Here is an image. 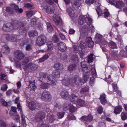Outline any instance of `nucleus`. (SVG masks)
I'll use <instances>...</instances> for the list:
<instances>
[{
    "mask_svg": "<svg viewBox=\"0 0 127 127\" xmlns=\"http://www.w3.org/2000/svg\"><path fill=\"white\" fill-rule=\"evenodd\" d=\"M27 23L26 22L16 21L13 25L10 23H7L4 25L2 27V30L4 31L9 32L15 29H19L23 31L27 29Z\"/></svg>",
    "mask_w": 127,
    "mask_h": 127,
    "instance_id": "nucleus-1",
    "label": "nucleus"
},
{
    "mask_svg": "<svg viewBox=\"0 0 127 127\" xmlns=\"http://www.w3.org/2000/svg\"><path fill=\"white\" fill-rule=\"evenodd\" d=\"M42 83L39 85V88L42 89H46L49 85H54L56 84V81L54 78L51 76H47L46 74L44 73L43 77L39 79Z\"/></svg>",
    "mask_w": 127,
    "mask_h": 127,
    "instance_id": "nucleus-2",
    "label": "nucleus"
},
{
    "mask_svg": "<svg viewBox=\"0 0 127 127\" xmlns=\"http://www.w3.org/2000/svg\"><path fill=\"white\" fill-rule=\"evenodd\" d=\"M92 19L87 17L86 15L80 16L78 20V24L81 25L85 23H86L88 25H90L92 23Z\"/></svg>",
    "mask_w": 127,
    "mask_h": 127,
    "instance_id": "nucleus-3",
    "label": "nucleus"
},
{
    "mask_svg": "<svg viewBox=\"0 0 127 127\" xmlns=\"http://www.w3.org/2000/svg\"><path fill=\"white\" fill-rule=\"evenodd\" d=\"M38 96L41 99L46 102H49L51 100V96L49 92L45 90L41 93L38 95Z\"/></svg>",
    "mask_w": 127,
    "mask_h": 127,
    "instance_id": "nucleus-4",
    "label": "nucleus"
},
{
    "mask_svg": "<svg viewBox=\"0 0 127 127\" xmlns=\"http://www.w3.org/2000/svg\"><path fill=\"white\" fill-rule=\"evenodd\" d=\"M5 37L7 40L12 42H18L22 38L20 35L15 34H7L6 35Z\"/></svg>",
    "mask_w": 127,
    "mask_h": 127,
    "instance_id": "nucleus-5",
    "label": "nucleus"
},
{
    "mask_svg": "<svg viewBox=\"0 0 127 127\" xmlns=\"http://www.w3.org/2000/svg\"><path fill=\"white\" fill-rule=\"evenodd\" d=\"M46 37L43 35H41L37 37L36 44L37 45L41 46L44 44L46 43Z\"/></svg>",
    "mask_w": 127,
    "mask_h": 127,
    "instance_id": "nucleus-6",
    "label": "nucleus"
},
{
    "mask_svg": "<svg viewBox=\"0 0 127 127\" xmlns=\"http://www.w3.org/2000/svg\"><path fill=\"white\" fill-rule=\"evenodd\" d=\"M54 21L56 24L59 27L62 26L63 23L62 19L59 15H55L54 16Z\"/></svg>",
    "mask_w": 127,
    "mask_h": 127,
    "instance_id": "nucleus-7",
    "label": "nucleus"
},
{
    "mask_svg": "<svg viewBox=\"0 0 127 127\" xmlns=\"http://www.w3.org/2000/svg\"><path fill=\"white\" fill-rule=\"evenodd\" d=\"M45 117L44 112L40 111L38 112L35 116V119L37 121H41Z\"/></svg>",
    "mask_w": 127,
    "mask_h": 127,
    "instance_id": "nucleus-8",
    "label": "nucleus"
},
{
    "mask_svg": "<svg viewBox=\"0 0 127 127\" xmlns=\"http://www.w3.org/2000/svg\"><path fill=\"white\" fill-rule=\"evenodd\" d=\"M110 1H111L112 3L115 5L116 7L118 8L123 7L124 4L122 1V0H110Z\"/></svg>",
    "mask_w": 127,
    "mask_h": 127,
    "instance_id": "nucleus-9",
    "label": "nucleus"
},
{
    "mask_svg": "<svg viewBox=\"0 0 127 127\" xmlns=\"http://www.w3.org/2000/svg\"><path fill=\"white\" fill-rule=\"evenodd\" d=\"M80 120L82 121L86 124L87 122H90L93 120V117L91 115H89L88 116H84L80 118Z\"/></svg>",
    "mask_w": 127,
    "mask_h": 127,
    "instance_id": "nucleus-10",
    "label": "nucleus"
},
{
    "mask_svg": "<svg viewBox=\"0 0 127 127\" xmlns=\"http://www.w3.org/2000/svg\"><path fill=\"white\" fill-rule=\"evenodd\" d=\"M15 58L19 61L21 60L24 57V54L21 51L17 50L14 52Z\"/></svg>",
    "mask_w": 127,
    "mask_h": 127,
    "instance_id": "nucleus-11",
    "label": "nucleus"
},
{
    "mask_svg": "<svg viewBox=\"0 0 127 127\" xmlns=\"http://www.w3.org/2000/svg\"><path fill=\"white\" fill-rule=\"evenodd\" d=\"M37 68V66L34 64L30 63L24 66V69L25 70H26L27 69L28 70L32 71L34 70Z\"/></svg>",
    "mask_w": 127,
    "mask_h": 127,
    "instance_id": "nucleus-12",
    "label": "nucleus"
},
{
    "mask_svg": "<svg viewBox=\"0 0 127 127\" xmlns=\"http://www.w3.org/2000/svg\"><path fill=\"white\" fill-rule=\"evenodd\" d=\"M72 81V79H69L67 78L63 80L62 81V83L63 85L65 86H69L70 85L72 86L74 85V82Z\"/></svg>",
    "mask_w": 127,
    "mask_h": 127,
    "instance_id": "nucleus-13",
    "label": "nucleus"
},
{
    "mask_svg": "<svg viewBox=\"0 0 127 127\" xmlns=\"http://www.w3.org/2000/svg\"><path fill=\"white\" fill-rule=\"evenodd\" d=\"M58 48L62 52L65 51L67 50V47L65 44L63 42H60L57 44Z\"/></svg>",
    "mask_w": 127,
    "mask_h": 127,
    "instance_id": "nucleus-14",
    "label": "nucleus"
},
{
    "mask_svg": "<svg viewBox=\"0 0 127 127\" xmlns=\"http://www.w3.org/2000/svg\"><path fill=\"white\" fill-rule=\"evenodd\" d=\"M29 107L31 110H34L36 107H40V105L38 103H36L32 101L29 102Z\"/></svg>",
    "mask_w": 127,
    "mask_h": 127,
    "instance_id": "nucleus-15",
    "label": "nucleus"
},
{
    "mask_svg": "<svg viewBox=\"0 0 127 127\" xmlns=\"http://www.w3.org/2000/svg\"><path fill=\"white\" fill-rule=\"evenodd\" d=\"M91 74L93 76V77H91L90 78V85L92 86H93L94 85L95 83V78L94 77H96V74L95 69H94V70L92 72Z\"/></svg>",
    "mask_w": 127,
    "mask_h": 127,
    "instance_id": "nucleus-16",
    "label": "nucleus"
},
{
    "mask_svg": "<svg viewBox=\"0 0 127 127\" xmlns=\"http://www.w3.org/2000/svg\"><path fill=\"white\" fill-rule=\"evenodd\" d=\"M72 81L74 83L77 85H80V84H83V82L81 78L77 76H75L73 80L72 79Z\"/></svg>",
    "mask_w": 127,
    "mask_h": 127,
    "instance_id": "nucleus-17",
    "label": "nucleus"
},
{
    "mask_svg": "<svg viewBox=\"0 0 127 127\" xmlns=\"http://www.w3.org/2000/svg\"><path fill=\"white\" fill-rule=\"evenodd\" d=\"M43 7V10L47 13L51 14L54 12V10L49 6L46 5L44 6Z\"/></svg>",
    "mask_w": 127,
    "mask_h": 127,
    "instance_id": "nucleus-18",
    "label": "nucleus"
},
{
    "mask_svg": "<svg viewBox=\"0 0 127 127\" xmlns=\"http://www.w3.org/2000/svg\"><path fill=\"white\" fill-rule=\"evenodd\" d=\"M85 104V102L84 100L79 98L78 99L75 105H76L77 107L79 108L84 106Z\"/></svg>",
    "mask_w": 127,
    "mask_h": 127,
    "instance_id": "nucleus-19",
    "label": "nucleus"
},
{
    "mask_svg": "<svg viewBox=\"0 0 127 127\" xmlns=\"http://www.w3.org/2000/svg\"><path fill=\"white\" fill-rule=\"evenodd\" d=\"M60 95L62 98L66 99H68L69 96L68 92L65 90L61 91L60 93Z\"/></svg>",
    "mask_w": 127,
    "mask_h": 127,
    "instance_id": "nucleus-20",
    "label": "nucleus"
},
{
    "mask_svg": "<svg viewBox=\"0 0 127 127\" xmlns=\"http://www.w3.org/2000/svg\"><path fill=\"white\" fill-rule=\"evenodd\" d=\"M27 82L29 83V84L28 87V88H31V90H33L35 91V89L36 88V87L35 86L34 81H33L32 82L30 81H28Z\"/></svg>",
    "mask_w": 127,
    "mask_h": 127,
    "instance_id": "nucleus-21",
    "label": "nucleus"
},
{
    "mask_svg": "<svg viewBox=\"0 0 127 127\" xmlns=\"http://www.w3.org/2000/svg\"><path fill=\"white\" fill-rule=\"evenodd\" d=\"M86 41L87 45L89 47L91 48L93 47L94 43L90 37H87L86 39Z\"/></svg>",
    "mask_w": 127,
    "mask_h": 127,
    "instance_id": "nucleus-22",
    "label": "nucleus"
},
{
    "mask_svg": "<svg viewBox=\"0 0 127 127\" xmlns=\"http://www.w3.org/2000/svg\"><path fill=\"white\" fill-rule=\"evenodd\" d=\"M1 51L3 53L7 54L9 53L10 49L7 45H5L2 46Z\"/></svg>",
    "mask_w": 127,
    "mask_h": 127,
    "instance_id": "nucleus-23",
    "label": "nucleus"
},
{
    "mask_svg": "<svg viewBox=\"0 0 127 127\" xmlns=\"http://www.w3.org/2000/svg\"><path fill=\"white\" fill-rule=\"evenodd\" d=\"M78 99V96L74 94H72L70 95V100L74 103V105H75Z\"/></svg>",
    "mask_w": 127,
    "mask_h": 127,
    "instance_id": "nucleus-24",
    "label": "nucleus"
},
{
    "mask_svg": "<svg viewBox=\"0 0 127 127\" xmlns=\"http://www.w3.org/2000/svg\"><path fill=\"white\" fill-rule=\"evenodd\" d=\"M53 76L52 75H47V76H51L53 77L55 79V78H58L60 77V73L59 71L55 70H54L52 73Z\"/></svg>",
    "mask_w": 127,
    "mask_h": 127,
    "instance_id": "nucleus-25",
    "label": "nucleus"
},
{
    "mask_svg": "<svg viewBox=\"0 0 127 127\" xmlns=\"http://www.w3.org/2000/svg\"><path fill=\"white\" fill-rule=\"evenodd\" d=\"M105 95L103 94L100 96V99L102 104L105 105L107 102V101L105 99Z\"/></svg>",
    "mask_w": 127,
    "mask_h": 127,
    "instance_id": "nucleus-26",
    "label": "nucleus"
},
{
    "mask_svg": "<svg viewBox=\"0 0 127 127\" xmlns=\"http://www.w3.org/2000/svg\"><path fill=\"white\" fill-rule=\"evenodd\" d=\"M29 36L30 37H33L36 36L38 35L37 32L35 30L30 31L28 32Z\"/></svg>",
    "mask_w": 127,
    "mask_h": 127,
    "instance_id": "nucleus-27",
    "label": "nucleus"
},
{
    "mask_svg": "<svg viewBox=\"0 0 127 127\" xmlns=\"http://www.w3.org/2000/svg\"><path fill=\"white\" fill-rule=\"evenodd\" d=\"M54 67L55 69L59 70H62L64 68L62 64L59 63L55 64L54 65Z\"/></svg>",
    "mask_w": 127,
    "mask_h": 127,
    "instance_id": "nucleus-28",
    "label": "nucleus"
},
{
    "mask_svg": "<svg viewBox=\"0 0 127 127\" xmlns=\"http://www.w3.org/2000/svg\"><path fill=\"white\" fill-rule=\"evenodd\" d=\"M74 105L70 104H69L68 107H69V111L71 113H73L75 112L76 110V107H75Z\"/></svg>",
    "mask_w": 127,
    "mask_h": 127,
    "instance_id": "nucleus-29",
    "label": "nucleus"
},
{
    "mask_svg": "<svg viewBox=\"0 0 127 127\" xmlns=\"http://www.w3.org/2000/svg\"><path fill=\"white\" fill-rule=\"evenodd\" d=\"M103 37L102 35L99 34H97L95 38V42L96 43H98L100 42L102 39Z\"/></svg>",
    "mask_w": 127,
    "mask_h": 127,
    "instance_id": "nucleus-30",
    "label": "nucleus"
},
{
    "mask_svg": "<svg viewBox=\"0 0 127 127\" xmlns=\"http://www.w3.org/2000/svg\"><path fill=\"white\" fill-rule=\"evenodd\" d=\"M92 69L91 66L90 65L87 66L84 68H82L83 71L85 73L90 72Z\"/></svg>",
    "mask_w": 127,
    "mask_h": 127,
    "instance_id": "nucleus-31",
    "label": "nucleus"
},
{
    "mask_svg": "<svg viewBox=\"0 0 127 127\" xmlns=\"http://www.w3.org/2000/svg\"><path fill=\"white\" fill-rule=\"evenodd\" d=\"M112 88L113 91L114 92L118 93L120 96L121 95V92L120 91L118 90L117 87V85L116 84H112Z\"/></svg>",
    "mask_w": 127,
    "mask_h": 127,
    "instance_id": "nucleus-32",
    "label": "nucleus"
},
{
    "mask_svg": "<svg viewBox=\"0 0 127 127\" xmlns=\"http://www.w3.org/2000/svg\"><path fill=\"white\" fill-rule=\"evenodd\" d=\"M122 108L121 106H118L116 107L114 110V113L116 114L120 113L122 111Z\"/></svg>",
    "mask_w": 127,
    "mask_h": 127,
    "instance_id": "nucleus-33",
    "label": "nucleus"
},
{
    "mask_svg": "<svg viewBox=\"0 0 127 127\" xmlns=\"http://www.w3.org/2000/svg\"><path fill=\"white\" fill-rule=\"evenodd\" d=\"M108 45L109 47L112 49H115L117 48V46L114 42L113 41H111L108 43Z\"/></svg>",
    "mask_w": 127,
    "mask_h": 127,
    "instance_id": "nucleus-34",
    "label": "nucleus"
},
{
    "mask_svg": "<svg viewBox=\"0 0 127 127\" xmlns=\"http://www.w3.org/2000/svg\"><path fill=\"white\" fill-rule=\"evenodd\" d=\"M10 116L14 120H17L20 118L19 115L17 113H12L10 114Z\"/></svg>",
    "mask_w": 127,
    "mask_h": 127,
    "instance_id": "nucleus-35",
    "label": "nucleus"
},
{
    "mask_svg": "<svg viewBox=\"0 0 127 127\" xmlns=\"http://www.w3.org/2000/svg\"><path fill=\"white\" fill-rule=\"evenodd\" d=\"M47 45L48 48L47 50L48 51H50L52 49L53 45L52 41L47 42Z\"/></svg>",
    "mask_w": 127,
    "mask_h": 127,
    "instance_id": "nucleus-36",
    "label": "nucleus"
},
{
    "mask_svg": "<svg viewBox=\"0 0 127 127\" xmlns=\"http://www.w3.org/2000/svg\"><path fill=\"white\" fill-rule=\"evenodd\" d=\"M47 30L49 32H52L53 31V29L50 23L49 22L46 23Z\"/></svg>",
    "mask_w": 127,
    "mask_h": 127,
    "instance_id": "nucleus-37",
    "label": "nucleus"
},
{
    "mask_svg": "<svg viewBox=\"0 0 127 127\" xmlns=\"http://www.w3.org/2000/svg\"><path fill=\"white\" fill-rule=\"evenodd\" d=\"M67 11L68 14L70 16L72 17L74 16V11L71 7H69Z\"/></svg>",
    "mask_w": 127,
    "mask_h": 127,
    "instance_id": "nucleus-38",
    "label": "nucleus"
},
{
    "mask_svg": "<svg viewBox=\"0 0 127 127\" xmlns=\"http://www.w3.org/2000/svg\"><path fill=\"white\" fill-rule=\"evenodd\" d=\"M89 90V87L88 86H86L85 87L82 88L80 92L82 94H84L88 92Z\"/></svg>",
    "mask_w": 127,
    "mask_h": 127,
    "instance_id": "nucleus-39",
    "label": "nucleus"
},
{
    "mask_svg": "<svg viewBox=\"0 0 127 127\" xmlns=\"http://www.w3.org/2000/svg\"><path fill=\"white\" fill-rule=\"evenodd\" d=\"M0 127H11V126L10 124L6 125L4 122L0 120Z\"/></svg>",
    "mask_w": 127,
    "mask_h": 127,
    "instance_id": "nucleus-40",
    "label": "nucleus"
},
{
    "mask_svg": "<svg viewBox=\"0 0 127 127\" xmlns=\"http://www.w3.org/2000/svg\"><path fill=\"white\" fill-rule=\"evenodd\" d=\"M76 67V65L75 64H71L68 66V70L70 71H73L75 69Z\"/></svg>",
    "mask_w": 127,
    "mask_h": 127,
    "instance_id": "nucleus-41",
    "label": "nucleus"
},
{
    "mask_svg": "<svg viewBox=\"0 0 127 127\" xmlns=\"http://www.w3.org/2000/svg\"><path fill=\"white\" fill-rule=\"evenodd\" d=\"M47 120H48L50 122L52 123L55 119V118L54 116L48 115L47 118Z\"/></svg>",
    "mask_w": 127,
    "mask_h": 127,
    "instance_id": "nucleus-42",
    "label": "nucleus"
},
{
    "mask_svg": "<svg viewBox=\"0 0 127 127\" xmlns=\"http://www.w3.org/2000/svg\"><path fill=\"white\" fill-rule=\"evenodd\" d=\"M70 59L74 62H76L78 60V58L76 55H72Z\"/></svg>",
    "mask_w": 127,
    "mask_h": 127,
    "instance_id": "nucleus-43",
    "label": "nucleus"
},
{
    "mask_svg": "<svg viewBox=\"0 0 127 127\" xmlns=\"http://www.w3.org/2000/svg\"><path fill=\"white\" fill-rule=\"evenodd\" d=\"M121 115L123 120H125L127 119V112H123L121 113Z\"/></svg>",
    "mask_w": 127,
    "mask_h": 127,
    "instance_id": "nucleus-44",
    "label": "nucleus"
},
{
    "mask_svg": "<svg viewBox=\"0 0 127 127\" xmlns=\"http://www.w3.org/2000/svg\"><path fill=\"white\" fill-rule=\"evenodd\" d=\"M120 55L121 56L124 57H127V52L124 50H121L120 52Z\"/></svg>",
    "mask_w": 127,
    "mask_h": 127,
    "instance_id": "nucleus-45",
    "label": "nucleus"
},
{
    "mask_svg": "<svg viewBox=\"0 0 127 127\" xmlns=\"http://www.w3.org/2000/svg\"><path fill=\"white\" fill-rule=\"evenodd\" d=\"M74 52L75 53H77L79 52V54H80V51H79V46L77 45H75L74 46Z\"/></svg>",
    "mask_w": 127,
    "mask_h": 127,
    "instance_id": "nucleus-46",
    "label": "nucleus"
},
{
    "mask_svg": "<svg viewBox=\"0 0 127 127\" xmlns=\"http://www.w3.org/2000/svg\"><path fill=\"white\" fill-rule=\"evenodd\" d=\"M96 10L98 16H100L102 14H103V11L100 7H97L96 8Z\"/></svg>",
    "mask_w": 127,
    "mask_h": 127,
    "instance_id": "nucleus-47",
    "label": "nucleus"
},
{
    "mask_svg": "<svg viewBox=\"0 0 127 127\" xmlns=\"http://www.w3.org/2000/svg\"><path fill=\"white\" fill-rule=\"evenodd\" d=\"M89 76L88 75L86 74H84L83 75V79L82 80L83 81V84L87 81L88 79L89 78Z\"/></svg>",
    "mask_w": 127,
    "mask_h": 127,
    "instance_id": "nucleus-48",
    "label": "nucleus"
},
{
    "mask_svg": "<svg viewBox=\"0 0 127 127\" xmlns=\"http://www.w3.org/2000/svg\"><path fill=\"white\" fill-rule=\"evenodd\" d=\"M26 13L27 16L29 18L31 17L33 14V11H27L26 12Z\"/></svg>",
    "mask_w": 127,
    "mask_h": 127,
    "instance_id": "nucleus-49",
    "label": "nucleus"
},
{
    "mask_svg": "<svg viewBox=\"0 0 127 127\" xmlns=\"http://www.w3.org/2000/svg\"><path fill=\"white\" fill-rule=\"evenodd\" d=\"M111 55L112 57H116L118 56V54L116 51H112L111 52Z\"/></svg>",
    "mask_w": 127,
    "mask_h": 127,
    "instance_id": "nucleus-50",
    "label": "nucleus"
},
{
    "mask_svg": "<svg viewBox=\"0 0 127 127\" xmlns=\"http://www.w3.org/2000/svg\"><path fill=\"white\" fill-rule=\"evenodd\" d=\"M7 85L4 84L2 85L1 87V89L3 91H6L7 89Z\"/></svg>",
    "mask_w": 127,
    "mask_h": 127,
    "instance_id": "nucleus-51",
    "label": "nucleus"
},
{
    "mask_svg": "<svg viewBox=\"0 0 127 127\" xmlns=\"http://www.w3.org/2000/svg\"><path fill=\"white\" fill-rule=\"evenodd\" d=\"M67 118L69 120H71L74 119L75 117L73 114H70L68 116Z\"/></svg>",
    "mask_w": 127,
    "mask_h": 127,
    "instance_id": "nucleus-52",
    "label": "nucleus"
},
{
    "mask_svg": "<svg viewBox=\"0 0 127 127\" xmlns=\"http://www.w3.org/2000/svg\"><path fill=\"white\" fill-rule=\"evenodd\" d=\"M64 112H59L57 114V116L58 118L61 119L64 116Z\"/></svg>",
    "mask_w": 127,
    "mask_h": 127,
    "instance_id": "nucleus-53",
    "label": "nucleus"
},
{
    "mask_svg": "<svg viewBox=\"0 0 127 127\" xmlns=\"http://www.w3.org/2000/svg\"><path fill=\"white\" fill-rule=\"evenodd\" d=\"M29 61V59L28 58H25L22 61L21 64L22 65H25L27 64Z\"/></svg>",
    "mask_w": 127,
    "mask_h": 127,
    "instance_id": "nucleus-54",
    "label": "nucleus"
},
{
    "mask_svg": "<svg viewBox=\"0 0 127 127\" xmlns=\"http://www.w3.org/2000/svg\"><path fill=\"white\" fill-rule=\"evenodd\" d=\"M93 55L92 54H91L89 56L88 62L91 63L93 61Z\"/></svg>",
    "mask_w": 127,
    "mask_h": 127,
    "instance_id": "nucleus-55",
    "label": "nucleus"
},
{
    "mask_svg": "<svg viewBox=\"0 0 127 127\" xmlns=\"http://www.w3.org/2000/svg\"><path fill=\"white\" fill-rule=\"evenodd\" d=\"M22 124L25 125V127H26V122L25 119V116L23 114H22Z\"/></svg>",
    "mask_w": 127,
    "mask_h": 127,
    "instance_id": "nucleus-56",
    "label": "nucleus"
},
{
    "mask_svg": "<svg viewBox=\"0 0 127 127\" xmlns=\"http://www.w3.org/2000/svg\"><path fill=\"white\" fill-rule=\"evenodd\" d=\"M37 127H49L48 126L44 124H38L37 125ZM50 127H54L53 126H51Z\"/></svg>",
    "mask_w": 127,
    "mask_h": 127,
    "instance_id": "nucleus-57",
    "label": "nucleus"
},
{
    "mask_svg": "<svg viewBox=\"0 0 127 127\" xmlns=\"http://www.w3.org/2000/svg\"><path fill=\"white\" fill-rule=\"evenodd\" d=\"M17 108L16 107H11V111H10V114H11L12 113H17L16 110Z\"/></svg>",
    "mask_w": 127,
    "mask_h": 127,
    "instance_id": "nucleus-58",
    "label": "nucleus"
},
{
    "mask_svg": "<svg viewBox=\"0 0 127 127\" xmlns=\"http://www.w3.org/2000/svg\"><path fill=\"white\" fill-rule=\"evenodd\" d=\"M7 78V76L4 74H1L0 75V79L1 80H5Z\"/></svg>",
    "mask_w": 127,
    "mask_h": 127,
    "instance_id": "nucleus-59",
    "label": "nucleus"
},
{
    "mask_svg": "<svg viewBox=\"0 0 127 127\" xmlns=\"http://www.w3.org/2000/svg\"><path fill=\"white\" fill-rule=\"evenodd\" d=\"M36 20L35 18H33L31 20V24L32 26H34L36 24Z\"/></svg>",
    "mask_w": 127,
    "mask_h": 127,
    "instance_id": "nucleus-60",
    "label": "nucleus"
},
{
    "mask_svg": "<svg viewBox=\"0 0 127 127\" xmlns=\"http://www.w3.org/2000/svg\"><path fill=\"white\" fill-rule=\"evenodd\" d=\"M6 11L9 14H11L13 13V10L9 7H6Z\"/></svg>",
    "mask_w": 127,
    "mask_h": 127,
    "instance_id": "nucleus-61",
    "label": "nucleus"
},
{
    "mask_svg": "<svg viewBox=\"0 0 127 127\" xmlns=\"http://www.w3.org/2000/svg\"><path fill=\"white\" fill-rule=\"evenodd\" d=\"M95 3L94 5L96 6V7L97 6V7H99L101 5V0H99L98 1L97 0L95 1Z\"/></svg>",
    "mask_w": 127,
    "mask_h": 127,
    "instance_id": "nucleus-62",
    "label": "nucleus"
},
{
    "mask_svg": "<svg viewBox=\"0 0 127 127\" xmlns=\"http://www.w3.org/2000/svg\"><path fill=\"white\" fill-rule=\"evenodd\" d=\"M11 7L12 9L16 10H18L19 8L18 7L17 5L13 4L11 5Z\"/></svg>",
    "mask_w": 127,
    "mask_h": 127,
    "instance_id": "nucleus-63",
    "label": "nucleus"
},
{
    "mask_svg": "<svg viewBox=\"0 0 127 127\" xmlns=\"http://www.w3.org/2000/svg\"><path fill=\"white\" fill-rule=\"evenodd\" d=\"M87 62L85 61H83L81 63V66L82 68H84L87 66Z\"/></svg>",
    "mask_w": 127,
    "mask_h": 127,
    "instance_id": "nucleus-64",
    "label": "nucleus"
}]
</instances>
